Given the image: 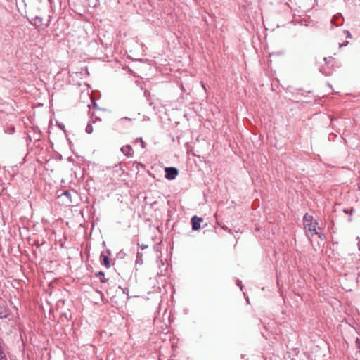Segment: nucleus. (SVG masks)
Here are the masks:
<instances>
[{
    "instance_id": "obj_1",
    "label": "nucleus",
    "mask_w": 360,
    "mask_h": 360,
    "mask_svg": "<svg viewBox=\"0 0 360 360\" xmlns=\"http://www.w3.org/2000/svg\"><path fill=\"white\" fill-rule=\"evenodd\" d=\"M49 20H47L46 22L44 21V19L42 17L36 15L34 18H33L30 20V23L34 25L36 27H47L49 26Z\"/></svg>"
},
{
    "instance_id": "obj_2",
    "label": "nucleus",
    "mask_w": 360,
    "mask_h": 360,
    "mask_svg": "<svg viewBox=\"0 0 360 360\" xmlns=\"http://www.w3.org/2000/svg\"><path fill=\"white\" fill-rule=\"evenodd\" d=\"M165 176L168 180L174 179L179 174L178 169L176 167H166L165 169Z\"/></svg>"
},
{
    "instance_id": "obj_3",
    "label": "nucleus",
    "mask_w": 360,
    "mask_h": 360,
    "mask_svg": "<svg viewBox=\"0 0 360 360\" xmlns=\"http://www.w3.org/2000/svg\"><path fill=\"white\" fill-rule=\"evenodd\" d=\"M343 18L340 13L335 15L330 20L332 27L334 26H341L343 24Z\"/></svg>"
},
{
    "instance_id": "obj_4",
    "label": "nucleus",
    "mask_w": 360,
    "mask_h": 360,
    "mask_svg": "<svg viewBox=\"0 0 360 360\" xmlns=\"http://www.w3.org/2000/svg\"><path fill=\"white\" fill-rule=\"evenodd\" d=\"M202 221V218L198 216H193L191 218L192 229L197 231L200 228V222Z\"/></svg>"
},
{
    "instance_id": "obj_5",
    "label": "nucleus",
    "mask_w": 360,
    "mask_h": 360,
    "mask_svg": "<svg viewBox=\"0 0 360 360\" xmlns=\"http://www.w3.org/2000/svg\"><path fill=\"white\" fill-rule=\"evenodd\" d=\"M120 150L127 157L130 158L133 156L134 151L130 145L124 146Z\"/></svg>"
},
{
    "instance_id": "obj_6",
    "label": "nucleus",
    "mask_w": 360,
    "mask_h": 360,
    "mask_svg": "<svg viewBox=\"0 0 360 360\" xmlns=\"http://www.w3.org/2000/svg\"><path fill=\"white\" fill-rule=\"evenodd\" d=\"M100 261L102 265L105 266L106 268L110 267V259L109 257L104 253H102L100 256Z\"/></svg>"
},
{
    "instance_id": "obj_7",
    "label": "nucleus",
    "mask_w": 360,
    "mask_h": 360,
    "mask_svg": "<svg viewBox=\"0 0 360 360\" xmlns=\"http://www.w3.org/2000/svg\"><path fill=\"white\" fill-rule=\"evenodd\" d=\"M317 222H314V223H311V224H307V227H304L306 229H307L311 235H315L316 233H318V232L316 231V226H317Z\"/></svg>"
},
{
    "instance_id": "obj_8",
    "label": "nucleus",
    "mask_w": 360,
    "mask_h": 360,
    "mask_svg": "<svg viewBox=\"0 0 360 360\" xmlns=\"http://www.w3.org/2000/svg\"><path fill=\"white\" fill-rule=\"evenodd\" d=\"M59 198L65 197L68 198V200L66 201L67 204H70L72 202V197H71V193L69 191H65L62 194L58 195Z\"/></svg>"
},
{
    "instance_id": "obj_9",
    "label": "nucleus",
    "mask_w": 360,
    "mask_h": 360,
    "mask_svg": "<svg viewBox=\"0 0 360 360\" xmlns=\"http://www.w3.org/2000/svg\"><path fill=\"white\" fill-rule=\"evenodd\" d=\"M8 316V309L5 306H0V319H4Z\"/></svg>"
},
{
    "instance_id": "obj_10",
    "label": "nucleus",
    "mask_w": 360,
    "mask_h": 360,
    "mask_svg": "<svg viewBox=\"0 0 360 360\" xmlns=\"http://www.w3.org/2000/svg\"><path fill=\"white\" fill-rule=\"evenodd\" d=\"M303 221L304 224V227H307V224H311L313 222V217L309 215V214H305L303 217Z\"/></svg>"
},
{
    "instance_id": "obj_11",
    "label": "nucleus",
    "mask_w": 360,
    "mask_h": 360,
    "mask_svg": "<svg viewBox=\"0 0 360 360\" xmlns=\"http://www.w3.org/2000/svg\"><path fill=\"white\" fill-rule=\"evenodd\" d=\"M355 345L356 348L358 349V351L355 354V359L360 360V339H359L358 338L356 339Z\"/></svg>"
},
{
    "instance_id": "obj_12",
    "label": "nucleus",
    "mask_w": 360,
    "mask_h": 360,
    "mask_svg": "<svg viewBox=\"0 0 360 360\" xmlns=\"http://www.w3.org/2000/svg\"><path fill=\"white\" fill-rule=\"evenodd\" d=\"M96 276H100V281L101 283H106L108 279L105 278V274L103 271H99L96 274Z\"/></svg>"
},
{
    "instance_id": "obj_13",
    "label": "nucleus",
    "mask_w": 360,
    "mask_h": 360,
    "mask_svg": "<svg viewBox=\"0 0 360 360\" xmlns=\"http://www.w3.org/2000/svg\"><path fill=\"white\" fill-rule=\"evenodd\" d=\"M93 126L91 124L89 123L86 127V132L87 134H91L93 132Z\"/></svg>"
},
{
    "instance_id": "obj_14",
    "label": "nucleus",
    "mask_w": 360,
    "mask_h": 360,
    "mask_svg": "<svg viewBox=\"0 0 360 360\" xmlns=\"http://www.w3.org/2000/svg\"><path fill=\"white\" fill-rule=\"evenodd\" d=\"M324 61L327 63V64H330L331 65H333V57H325L324 58Z\"/></svg>"
},
{
    "instance_id": "obj_15",
    "label": "nucleus",
    "mask_w": 360,
    "mask_h": 360,
    "mask_svg": "<svg viewBox=\"0 0 360 360\" xmlns=\"http://www.w3.org/2000/svg\"><path fill=\"white\" fill-rule=\"evenodd\" d=\"M354 208H350V209H344L343 210V212L347 214H349V215H352V213L354 212Z\"/></svg>"
},
{
    "instance_id": "obj_16",
    "label": "nucleus",
    "mask_w": 360,
    "mask_h": 360,
    "mask_svg": "<svg viewBox=\"0 0 360 360\" xmlns=\"http://www.w3.org/2000/svg\"><path fill=\"white\" fill-rule=\"evenodd\" d=\"M140 141L141 148H146V144L145 141L142 139V138L136 139V141Z\"/></svg>"
},
{
    "instance_id": "obj_17",
    "label": "nucleus",
    "mask_w": 360,
    "mask_h": 360,
    "mask_svg": "<svg viewBox=\"0 0 360 360\" xmlns=\"http://www.w3.org/2000/svg\"><path fill=\"white\" fill-rule=\"evenodd\" d=\"M316 235H318L319 238L322 240L326 239V236L324 233L318 232V233H316Z\"/></svg>"
},
{
    "instance_id": "obj_18",
    "label": "nucleus",
    "mask_w": 360,
    "mask_h": 360,
    "mask_svg": "<svg viewBox=\"0 0 360 360\" xmlns=\"http://www.w3.org/2000/svg\"><path fill=\"white\" fill-rule=\"evenodd\" d=\"M346 38H352V34L348 30H344Z\"/></svg>"
},
{
    "instance_id": "obj_19",
    "label": "nucleus",
    "mask_w": 360,
    "mask_h": 360,
    "mask_svg": "<svg viewBox=\"0 0 360 360\" xmlns=\"http://www.w3.org/2000/svg\"><path fill=\"white\" fill-rule=\"evenodd\" d=\"M221 228H222L224 230L228 231L229 233H231V234H232L231 230V229H229L226 226H221Z\"/></svg>"
},
{
    "instance_id": "obj_20",
    "label": "nucleus",
    "mask_w": 360,
    "mask_h": 360,
    "mask_svg": "<svg viewBox=\"0 0 360 360\" xmlns=\"http://www.w3.org/2000/svg\"><path fill=\"white\" fill-rule=\"evenodd\" d=\"M142 255H142V253H141V252H138V253H137V257H142Z\"/></svg>"
},
{
    "instance_id": "obj_21",
    "label": "nucleus",
    "mask_w": 360,
    "mask_h": 360,
    "mask_svg": "<svg viewBox=\"0 0 360 360\" xmlns=\"http://www.w3.org/2000/svg\"><path fill=\"white\" fill-rule=\"evenodd\" d=\"M121 120H130L131 119L127 117H122Z\"/></svg>"
},
{
    "instance_id": "obj_22",
    "label": "nucleus",
    "mask_w": 360,
    "mask_h": 360,
    "mask_svg": "<svg viewBox=\"0 0 360 360\" xmlns=\"http://www.w3.org/2000/svg\"><path fill=\"white\" fill-rule=\"evenodd\" d=\"M348 42H346L345 44H340V46H346Z\"/></svg>"
},
{
    "instance_id": "obj_23",
    "label": "nucleus",
    "mask_w": 360,
    "mask_h": 360,
    "mask_svg": "<svg viewBox=\"0 0 360 360\" xmlns=\"http://www.w3.org/2000/svg\"><path fill=\"white\" fill-rule=\"evenodd\" d=\"M237 282H238V285H240V288L242 289V285H240L241 282L240 281H237Z\"/></svg>"
},
{
    "instance_id": "obj_24",
    "label": "nucleus",
    "mask_w": 360,
    "mask_h": 360,
    "mask_svg": "<svg viewBox=\"0 0 360 360\" xmlns=\"http://www.w3.org/2000/svg\"><path fill=\"white\" fill-rule=\"evenodd\" d=\"M147 248V245H141V248H142V249H144V248Z\"/></svg>"
},
{
    "instance_id": "obj_25",
    "label": "nucleus",
    "mask_w": 360,
    "mask_h": 360,
    "mask_svg": "<svg viewBox=\"0 0 360 360\" xmlns=\"http://www.w3.org/2000/svg\"><path fill=\"white\" fill-rule=\"evenodd\" d=\"M36 245H37V246H39V243H36Z\"/></svg>"
},
{
    "instance_id": "obj_26",
    "label": "nucleus",
    "mask_w": 360,
    "mask_h": 360,
    "mask_svg": "<svg viewBox=\"0 0 360 360\" xmlns=\"http://www.w3.org/2000/svg\"><path fill=\"white\" fill-rule=\"evenodd\" d=\"M359 250H360V243H359Z\"/></svg>"
}]
</instances>
